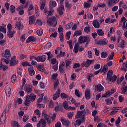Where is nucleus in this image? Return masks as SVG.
<instances>
[{"mask_svg": "<svg viewBox=\"0 0 127 127\" xmlns=\"http://www.w3.org/2000/svg\"><path fill=\"white\" fill-rule=\"evenodd\" d=\"M57 76H58V74L57 73H54L53 74L52 77V80L54 81V82H55V81H57L58 80L57 79Z\"/></svg>", "mask_w": 127, "mask_h": 127, "instance_id": "nucleus-46", "label": "nucleus"}, {"mask_svg": "<svg viewBox=\"0 0 127 127\" xmlns=\"http://www.w3.org/2000/svg\"><path fill=\"white\" fill-rule=\"evenodd\" d=\"M55 105L56 106H57L56 107H55V111L56 112H58L59 111H60V109H61V105L58 104V102H55Z\"/></svg>", "mask_w": 127, "mask_h": 127, "instance_id": "nucleus-37", "label": "nucleus"}, {"mask_svg": "<svg viewBox=\"0 0 127 127\" xmlns=\"http://www.w3.org/2000/svg\"><path fill=\"white\" fill-rule=\"evenodd\" d=\"M127 45V42L122 39V37H118L117 38V46L120 48H125Z\"/></svg>", "mask_w": 127, "mask_h": 127, "instance_id": "nucleus-2", "label": "nucleus"}, {"mask_svg": "<svg viewBox=\"0 0 127 127\" xmlns=\"http://www.w3.org/2000/svg\"><path fill=\"white\" fill-rule=\"evenodd\" d=\"M35 40H36V38H35V37L31 36L29 37L26 41L28 43H29V42H31V41H35Z\"/></svg>", "mask_w": 127, "mask_h": 127, "instance_id": "nucleus-30", "label": "nucleus"}, {"mask_svg": "<svg viewBox=\"0 0 127 127\" xmlns=\"http://www.w3.org/2000/svg\"><path fill=\"white\" fill-rule=\"evenodd\" d=\"M127 20L124 16L122 17L121 19V23H123V29H127Z\"/></svg>", "mask_w": 127, "mask_h": 127, "instance_id": "nucleus-7", "label": "nucleus"}, {"mask_svg": "<svg viewBox=\"0 0 127 127\" xmlns=\"http://www.w3.org/2000/svg\"><path fill=\"white\" fill-rule=\"evenodd\" d=\"M35 22V18L33 16H31L29 17V24H33Z\"/></svg>", "mask_w": 127, "mask_h": 127, "instance_id": "nucleus-32", "label": "nucleus"}, {"mask_svg": "<svg viewBox=\"0 0 127 127\" xmlns=\"http://www.w3.org/2000/svg\"><path fill=\"white\" fill-rule=\"evenodd\" d=\"M97 43L101 45H107L108 44V40L106 39L100 40L97 42Z\"/></svg>", "mask_w": 127, "mask_h": 127, "instance_id": "nucleus-23", "label": "nucleus"}, {"mask_svg": "<svg viewBox=\"0 0 127 127\" xmlns=\"http://www.w3.org/2000/svg\"><path fill=\"white\" fill-rule=\"evenodd\" d=\"M71 36V31H69L66 33L65 38L66 40H69L70 39V37Z\"/></svg>", "mask_w": 127, "mask_h": 127, "instance_id": "nucleus-52", "label": "nucleus"}, {"mask_svg": "<svg viewBox=\"0 0 127 127\" xmlns=\"http://www.w3.org/2000/svg\"><path fill=\"white\" fill-rule=\"evenodd\" d=\"M29 116L27 115H25L23 116V122H24V123H26V122H27V121H28L29 120Z\"/></svg>", "mask_w": 127, "mask_h": 127, "instance_id": "nucleus-47", "label": "nucleus"}, {"mask_svg": "<svg viewBox=\"0 0 127 127\" xmlns=\"http://www.w3.org/2000/svg\"><path fill=\"white\" fill-rule=\"evenodd\" d=\"M3 57H5L6 59H9L11 57V54H10V51L8 49H6L4 51V53L1 54Z\"/></svg>", "mask_w": 127, "mask_h": 127, "instance_id": "nucleus-6", "label": "nucleus"}, {"mask_svg": "<svg viewBox=\"0 0 127 127\" xmlns=\"http://www.w3.org/2000/svg\"><path fill=\"white\" fill-rule=\"evenodd\" d=\"M35 99H36V95H34L33 93H31L29 95V100L31 102H34V101L35 100Z\"/></svg>", "mask_w": 127, "mask_h": 127, "instance_id": "nucleus-28", "label": "nucleus"}, {"mask_svg": "<svg viewBox=\"0 0 127 127\" xmlns=\"http://www.w3.org/2000/svg\"><path fill=\"white\" fill-rule=\"evenodd\" d=\"M127 62L125 63H124L122 65V69L124 70V71H127Z\"/></svg>", "mask_w": 127, "mask_h": 127, "instance_id": "nucleus-62", "label": "nucleus"}, {"mask_svg": "<svg viewBox=\"0 0 127 127\" xmlns=\"http://www.w3.org/2000/svg\"><path fill=\"white\" fill-rule=\"evenodd\" d=\"M64 66H65V63L62 62L59 66V69L60 71H61V72H63V67H64Z\"/></svg>", "mask_w": 127, "mask_h": 127, "instance_id": "nucleus-45", "label": "nucleus"}, {"mask_svg": "<svg viewBox=\"0 0 127 127\" xmlns=\"http://www.w3.org/2000/svg\"><path fill=\"white\" fill-rule=\"evenodd\" d=\"M8 34L7 36L9 37V38H12L13 35H14V34L16 32V31H8Z\"/></svg>", "mask_w": 127, "mask_h": 127, "instance_id": "nucleus-35", "label": "nucleus"}, {"mask_svg": "<svg viewBox=\"0 0 127 127\" xmlns=\"http://www.w3.org/2000/svg\"><path fill=\"white\" fill-rule=\"evenodd\" d=\"M85 98L86 99H90L91 93H90V91L89 89H86L85 90Z\"/></svg>", "mask_w": 127, "mask_h": 127, "instance_id": "nucleus-29", "label": "nucleus"}, {"mask_svg": "<svg viewBox=\"0 0 127 127\" xmlns=\"http://www.w3.org/2000/svg\"><path fill=\"white\" fill-rule=\"evenodd\" d=\"M102 72L104 73H107L108 72V65L107 64H105L102 68Z\"/></svg>", "mask_w": 127, "mask_h": 127, "instance_id": "nucleus-43", "label": "nucleus"}, {"mask_svg": "<svg viewBox=\"0 0 127 127\" xmlns=\"http://www.w3.org/2000/svg\"><path fill=\"white\" fill-rule=\"evenodd\" d=\"M15 28L17 30L23 28V25H22L20 21H17L15 24Z\"/></svg>", "mask_w": 127, "mask_h": 127, "instance_id": "nucleus-21", "label": "nucleus"}, {"mask_svg": "<svg viewBox=\"0 0 127 127\" xmlns=\"http://www.w3.org/2000/svg\"><path fill=\"white\" fill-rule=\"evenodd\" d=\"M81 119L82 120H85V110H83L82 111H78L76 113V115L75 116V119Z\"/></svg>", "mask_w": 127, "mask_h": 127, "instance_id": "nucleus-5", "label": "nucleus"}, {"mask_svg": "<svg viewBox=\"0 0 127 127\" xmlns=\"http://www.w3.org/2000/svg\"><path fill=\"white\" fill-rule=\"evenodd\" d=\"M97 34L99 36H103V35H104V31L102 29H99L97 31Z\"/></svg>", "mask_w": 127, "mask_h": 127, "instance_id": "nucleus-55", "label": "nucleus"}, {"mask_svg": "<svg viewBox=\"0 0 127 127\" xmlns=\"http://www.w3.org/2000/svg\"><path fill=\"white\" fill-rule=\"evenodd\" d=\"M11 126L12 127H19V124H18V122L16 121H13L11 123Z\"/></svg>", "mask_w": 127, "mask_h": 127, "instance_id": "nucleus-41", "label": "nucleus"}, {"mask_svg": "<svg viewBox=\"0 0 127 127\" xmlns=\"http://www.w3.org/2000/svg\"><path fill=\"white\" fill-rule=\"evenodd\" d=\"M90 37L89 36H80L78 38V42L79 43H85V42H87L89 43L90 42Z\"/></svg>", "mask_w": 127, "mask_h": 127, "instance_id": "nucleus-4", "label": "nucleus"}, {"mask_svg": "<svg viewBox=\"0 0 127 127\" xmlns=\"http://www.w3.org/2000/svg\"><path fill=\"white\" fill-rule=\"evenodd\" d=\"M37 34L39 36H41V35H42V34H43V30L42 29H40L39 30H38L37 31Z\"/></svg>", "mask_w": 127, "mask_h": 127, "instance_id": "nucleus-50", "label": "nucleus"}, {"mask_svg": "<svg viewBox=\"0 0 127 127\" xmlns=\"http://www.w3.org/2000/svg\"><path fill=\"white\" fill-rule=\"evenodd\" d=\"M113 98L105 99V102L107 105H111V104L113 103Z\"/></svg>", "mask_w": 127, "mask_h": 127, "instance_id": "nucleus-40", "label": "nucleus"}, {"mask_svg": "<svg viewBox=\"0 0 127 127\" xmlns=\"http://www.w3.org/2000/svg\"><path fill=\"white\" fill-rule=\"evenodd\" d=\"M93 1V0H87L86 2L84 3V8H89L91 7V2Z\"/></svg>", "mask_w": 127, "mask_h": 127, "instance_id": "nucleus-17", "label": "nucleus"}, {"mask_svg": "<svg viewBox=\"0 0 127 127\" xmlns=\"http://www.w3.org/2000/svg\"><path fill=\"white\" fill-rule=\"evenodd\" d=\"M33 10H34V7L32 4H30L28 8V14L29 15H31L33 13Z\"/></svg>", "mask_w": 127, "mask_h": 127, "instance_id": "nucleus-18", "label": "nucleus"}, {"mask_svg": "<svg viewBox=\"0 0 127 127\" xmlns=\"http://www.w3.org/2000/svg\"><path fill=\"white\" fill-rule=\"evenodd\" d=\"M119 1H120V0H109L108 5L110 6V5H112V4L118 3Z\"/></svg>", "mask_w": 127, "mask_h": 127, "instance_id": "nucleus-27", "label": "nucleus"}, {"mask_svg": "<svg viewBox=\"0 0 127 127\" xmlns=\"http://www.w3.org/2000/svg\"><path fill=\"white\" fill-rule=\"evenodd\" d=\"M61 121L63 124V125H64V126H70V122L68 120H66L64 118L62 117L61 119Z\"/></svg>", "mask_w": 127, "mask_h": 127, "instance_id": "nucleus-16", "label": "nucleus"}, {"mask_svg": "<svg viewBox=\"0 0 127 127\" xmlns=\"http://www.w3.org/2000/svg\"><path fill=\"white\" fill-rule=\"evenodd\" d=\"M61 97L62 99H67V98H68V95L64 93H62L61 94Z\"/></svg>", "mask_w": 127, "mask_h": 127, "instance_id": "nucleus-59", "label": "nucleus"}, {"mask_svg": "<svg viewBox=\"0 0 127 127\" xmlns=\"http://www.w3.org/2000/svg\"><path fill=\"white\" fill-rule=\"evenodd\" d=\"M50 7L53 8L57 6V3L54 0H51L49 2Z\"/></svg>", "mask_w": 127, "mask_h": 127, "instance_id": "nucleus-26", "label": "nucleus"}, {"mask_svg": "<svg viewBox=\"0 0 127 127\" xmlns=\"http://www.w3.org/2000/svg\"><path fill=\"white\" fill-rule=\"evenodd\" d=\"M5 92L6 96L7 97H9V96H10V94H11V88L9 87H6L5 88Z\"/></svg>", "mask_w": 127, "mask_h": 127, "instance_id": "nucleus-22", "label": "nucleus"}, {"mask_svg": "<svg viewBox=\"0 0 127 127\" xmlns=\"http://www.w3.org/2000/svg\"><path fill=\"white\" fill-rule=\"evenodd\" d=\"M93 63L94 60H87L86 62H83V65L85 67H89L91 64H93Z\"/></svg>", "mask_w": 127, "mask_h": 127, "instance_id": "nucleus-19", "label": "nucleus"}, {"mask_svg": "<svg viewBox=\"0 0 127 127\" xmlns=\"http://www.w3.org/2000/svg\"><path fill=\"white\" fill-rule=\"evenodd\" d=\"M46 56L42 55V56L37 57L36 60L37 62H44L46 60Z\"/></svg>", "mask_w": 127, "mask_h": 127, "instance_id": "nucleus-11", "label": "nucleus"}, {"mask_svg": "<svg viewBox=\"0 0 127 127\" xmlns=\"http://www.w3.org/2000/svg\"><path fill=\"white\" fill-rule=\"evenodd\" d=\"M119 5L120 6H121L123 7V8H124V9H127V2H122L120 1L119 2Z\"/></svg>", "mask_w": 127, "mask_h": 127, "instance_id": "nucleus-25", "label": "nucleus"}, {"mask_svg": "<svg viewBox=\"0 0 127 127\" xmlns=\"http://www.w3.org/2000/svg\"><path fill=\"white\" fill-rule=\"evenodd\" d=\"M47 23L48 25H51L55 27L57 25V20H56V17L53 16L50 17L47 20Z\"/></svg>", "mask_w": 127, "mask_h": 127, "instance_id": "nucleus-3", "label": "nucleus"}, {"mask_svg": "<svg viewBox=\"0 0 127 127\" xmlns=\"http://www.w3.org/2000/svg\"><path fill=\"white\" fill-rule=\"evenodd\" d=\"M115 93V89L113 88L111 91H108L105 94L102 95V98H108L111 95H113Z\"/></svg>", "mask_w": 127, "mask_h": 127, "instance_id": "nucleus-10", "label": "nucleus"}, {"mask_svg": "<svg viewBox=\"0 0 127 127\" xmlns=\"http://www.w3.org/2000/svg\"><path fill=\"white\" fill-rule=\"evenodd\" d=\"M92 24L95 28H100V22H98V20H94L92 22Z\"/></svg>", "mask_w": 127, "mask_h": 127, "instance_id": "nucleus-24", "label": "nucleus"}, {"mask_svg": "<svg viewBox=\"0 0 127 127\" xmlns=\"http://www.w3.org/2000/svg\"><path fill=\"white\" fill-rule=\"evenodd\" d=\"M101 58H107L108 57V52H102L101 54Z\"/></svg>", "mask_w": 127, "mask_h": 127, "instance_id": "nucleus-42", "label": "nucleus"}, {"mask_svg": "<svg viewBox=\"0 0 127 127\" xmlns=\"http://www.w3.org/2000/svg\"><path fill=\"white\" fill-rule=\"evenodd\" d=\"M6 25L0 26V31L3 32L4 33H6V28H5Z\"/></svg>", "mask_w": 127, "mask_h": 127, "instance_id": "nucleus-38", "label": "nucleus"}, {"mask_svg": "<svg viewBox=\"0 0 127 127\" xmlns=\"http://www.w3.org/2000/svg\"><path fill=\"white\" fill-rule=\"evenodd\" d=\"M10 9L11 12H12V13H13V12L15 11V6H14L13 5H11L10 6Z\"/></svg>", "mask_w": 127, "mask_h": 127, "instance_id": "nucleus-60", "label": "nucleus"}, {"mask_svg": "<svg viewBox=\"0 0 127 127\" xmlns=\"http://www.w3.org/2000/svg\"><path fill=\"white\" fill-rule=\"evenodd\" d=\"M96 90L97 92H102L104 91V87L102 86V84H98L96 86Z\"/></svg>", "mask_w": 127, "mask_h": 127, "instance_id": "nucleus-33", "label": "nucleus"}, {"mask_svg": "<svg viewBox=\"0 0 127 127\" xmlns=\"http://www.w3.org/2000/svg\"><path fill=\"white\" fill-rule=\"evenodd\" d=\"M97 127H107V126L103 123H100L98 124Z\"/></svg>", "mask_w": 127, "mask_h": 127, "instance_id": "nucleus-64", "label": "nucleus"}, {"mask_svg": "<svg viewBox=\"0 0 127 127\" xmlns=\"http://www.w3.org/2000/svg\"><path fill=\"white\" fill-rule=\"evenodd\" d=\"M6 113V110H4L2 114L1 117L0 118V122L1 124H4L5 122V113Z\"/></svg>", "mask_w": 127, "mask_h": 127, "instance_id": "nucleus-20", "label": "nucleus"}, {"mask_svg": "<svg viewBox=\"0 0 127 127\" xmlns=\"http://www.w3.org/2000/svg\"><path fill=\"white\" fill-rule=\"evenodd\" d=\"M28 70L30 76H33V75L35 74V71H34L33 66H32V65H30V66L28 68Z\"/></svg>", "mask_w": 127, "mask_h": 127, "instance_id": "nucleus-15", "label": "nucleus"}, {"mask_svg": "<svg viewBox=\"0 0 127 127\" xmlns=\"http://www.w3.org/2000/svg\"><path fill=\"white\" fill-rule=\"evenodd\" d=\"M60 96V89H58V91L54 94V97L53 98V100H56L58 98H59Z\"/></svg>", "mask_w": 127, "mask_h": 127, "instance_id": "nucleus-31", "label": "nucleus"}, {"mask_svg": "<svg viewBox=\"0 0 127 127\" xmlns=\"http://www.w3.org/2000/svg\"><path fill=\"white\" fill-rule=\"evenodd\" d=\"M18 63V61L16 60V57H13L11 58L10 64L11 66H14V65H16V64Z\"/></svg>", "mask_w": 127, "mask_h": 127, "instance_id": "nucleus-12", "label": "nucleus"}, {"mask_svg": "<svg viewBox=\"0 0 127 127\" xmlns=\"http://www.w3.org/2000/svg\"><path fill=\"white\" fill-rule=\"evenodd\" d=\"M44 7H45V1H43L41 2L40 9L43 10V9H44Z\"/></svg>", "mask_w": 127, "mask_h": 127, "instance_id": "nucleus-51", "label": "nucleus"}, {"mask_svg": "<svg viewBox=\"0 0 127 127\" xmlns=\"http://www.w3.org/2000/svg\"><path fill=\"white\" fill-rule=\"evenodd\" d=\"M84 31L85 33H90V32H91V26L87 25V26L85 27Z\"/></svg>", "mask_w": 127, "mask_h": 127, "instance_id": "nucleus-34", "label": "nucleus"}, {"mask_svg": "<svg viewBox=\"0 0 127 127\" xmlns=\"http://www.w3.org/2000/svg\"><path fill=\"white\" fill-rule=\"evenodd\" d=\"M35 115L38 117V118H39L40 117V111L39 110L37 109L34 112Z\"/></svg>", "mask_w": 127, "mask_h": 127, "instance_id": "nucleus-61", "label": "nucleus"}, {"mask_svg": "<svg viewBox=\"0 0 127 127\" xmlns=\"http://www.w3.org/2000/svg\"><path fill=\"white\" fill-rule=\"evenodd\" d=\"M72 25H73V23H72V22L69 23L65 25V28H66V29H69V28H71L72 27Z\"/></svg>", "mask_w": 127, "mask_h": 127, "instance_id": "nucleus-53", "label": "nucleus"}, {"mask_svg": "<svg viewBox=\"0 0 127 127\" xmlns=\"http://www.w3.org/2000/svg\"><path fill=\"white\" fill-rule=\"evenodd\" d=\"M12 83H14L16 81V75L13 74L11 78Z\"/></svg>", "mask_w": 127, "mask_h": 127, "instance_id": "nucleus-54", "label": "nucleus"}, {"mask_svg": "<svg viewBox=\"0 0 127 127\" xmlns=\"http://www.w3.org/2000/svg\"><path fill=\"white\" fill-rule=\"evenodd\" d=\"M59 37L61 42H63V41H64V35L63 34V33H60Z\"/></svg>", "mask_w": 127, "mask_h": 127, "instance_id": "nucleus-58", "label": "nucleus"}, {"mask_svg": "<svg viewBox=\"0 0 127 127\" xmlns=\"http://www.w3.org/2000/svg\"><path fill=\"white\" fill-rule=\"evenodd\" d=\"M97 6L103 8L104 7H106V4L105 3H100L97 4Z\"/></svg>", "mask_w": 127, "mask_h": 127, "instance_id": "nucleus-63", "label": "nucleus"}, {"mask_svg": "<svg viewBox=\"0 0 127 127\" xmlns=\"http://www.w3.org/2000/svg\"><path fill=\"white\" fill-rule=\"evenodd\" d=\"M113 70H110L108 71L107 74V81L109 83V84H111L112 83V81H111V79L113 77Z\"/></svg>", "mask_w": 127, "mask_h": 127, "instance_id": "nucleus-8", "label": "nucleus"}, {"mask_svg": "<svg viewBox=\"0 0 127 127\" xmlns=\"http://www.w3.org/2000/svg\"><path fill=\"white\" fill-rule=\"evenodd\" d=\"M63 106L65 110H68L69 108V106H68V103H67V101H64L63 104Z\"/></svg>", "mask_w": 127, "mask_h": 127, "instance_id": "nucleus-44", "label": "nucleus"}, {"mask_svg": "<svg viewBox=\"0 0 127 127\" xmlns=\"http://www.w3.org/2000/svg\"><path fill=\"white\" fill-rule=\"evenodd\" d=\"M57 11L60 15H63L64 13L63 11H64V5L61 4L58 8Z\"/></svg>", "mask_w": 127, "mask_h": 127, "instance_id": "nucleus-14", "label": "nucleus"}, {"mask_svg": "<svg viewBox=\"0 0 127 127\" xmlns=\"http://www.w3.org/2000/svg\"><path fill=\"white\" fill-rule=\"evenodd\" d=\"M24 91L27 94L31 93L32 91V86L29 84H26L24 86Z\"/></svg>", "mask_w": 127, "mask_h": 127, "instance_id": "nucleus-9", "label": "nucleus"}, {"mask_svg": "<svg viewBox=\"0 0 127 127\" xmlns=\"http://www.w3.org/2000/svg\"><path fill=\"white\" fill-rule=\"evenodd\" d=\"M122 109L121 107H114L112 108V111H115L117 113L119 111V110H121Z\"/></svg>", "mask_w": 127, "mask_h": 127, "instance_id": "nucleus-56", "label": "nucleus"}, {"mask_svg": "<svg viewBox=\"0 0 127 127\" xmlns=\"http://www.w3.org/2000/svg\"><path fill=\"white\" fill-rule=\"evenodd\" d=\"M43 117H44V119H41L39 123L37 124L38 127H46V121L47 123L50 124L51 121V117L47 115L46 112L45 111L43 112Z\"/></svg>", "mask_w": 127, "mask_h": 127, "instance_id": "nucleus-1", "label": "nucleus"}, {"mask_svg": "<svg viewBox=\"0 0 127 127\" xmlns=\"http://www.w3.org/2000/svg\"><path fill=\"white\" fill-rule=\"evenodd\" d=\"M44 96V94L42 93L41 94L40 97L38 99L37 103L38 104H40L41 102H42V100L43 99V97Z\"/></svg>", "mask_w": 127, "mask_h": 127, "instance_id": "nucleus-48", "label": "nucleus"}, {"mask_svg": "<svg viewBox=\"0 0 127 127\" xmlns=\"http://www.w3.org/2000/svg\"><path fill=\"white\" fill-rule=\"evenodd\" d=\"M65 7L67 8V9H70L71 7H72V5L69 3L68 1H65Z\"/></svg>", "mask_w": 127, "mask_h": 127, "instance_id": "nucleus-39", "label": "nucleus"}, {"mask_svg": "<svg viewBox=\"0 0 127 127\" xmlns=\"http://www.w3.org/2000/svg\"><path fill=\"white\" fill-rule=\"evenodd\" d=\"M74 35L75 36H79L80 35H82V31H75L74 32Z\"/></svg>", "mask_w": 127, "mask_h": 127, "instance_id": "nucleus-57", "label": "nucleus"}, {"mask_svg": "<svg viewBox=\"0 0 127 127\" xmlns=\"http://www.w3.org/2000/svg\"><path fill=\"white\" fill-rule=\"evenodd\" d=\"M65 67L67 69H70V64H71V59H67L65 61Z\"/></svg>", "mask_w": 127, "mask_h": 127, "instance_id": "nucleus-36", "label": "nucleus"}, {"mask_svg": "<svg viewBox=\"0 0 127 127\" xmlns=\"http://www.w3.org/2000/svg\"><path fill=\"white\" fill-rule=\"evenodd\" d=\"M31 103V102L29 100V95H28L26 96L25 99L24 101V105H25L26 107H28L29 106H30Z\"/></svg>", "mask_w": 127, "mask_h": 127, "instance_id": "nucleus-13", "label": "nucleus"}, {"mask_svg": "<svg viewBox=\"0 0 127 127\" xmlns=\"http://www.w3.org/2000/svg\"><path fill=\"white\" fill-rule=\"evenodd\" d=\"M85 119H81V120H79L78 119L77 120H76V124L77 126H80V125H81V124H82V123H84V121Z\"/></svg>", "mask_w": 127, "mask_h": 127, "instance_id": "nucleus-49", "label": "nucleus"}]
</instances>
